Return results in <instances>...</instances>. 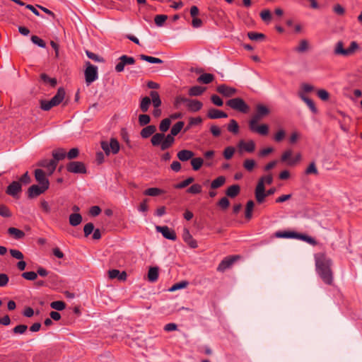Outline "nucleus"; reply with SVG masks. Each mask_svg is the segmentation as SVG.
Returning a JSON list of instances; mask_svg holds the SVG:
<instances>
[{
  "label": "nucleus",
  "instance_id": "obj_33",
  "mask_svg": "<svg viewBox=\"0 0 362 362\" xmlns=\"http://www.w3.org/2000/svg\"><path fill=\"white\" fill-rule=\"evenodd\" d=\"M150 96L151 98V103L154 107H159L161 105V100L160 98L159 93L157 91L151 90L150 92Z\"/></svg>",
  "mask_w": 362,
  "mask_h": 362
},
{
  "label": "nucleus",
  "instance_id": "obj_12",
  "mask_svg": "<svg viewBox=\"0 0 362 362\" xmlns=\"http://www.w3.org/2000/svg\"><path fill=\"white\" fill-rule=\"evenodd\" d=\"M156 230L157 232L160 233L164 238L168 240H175L177 238L176 234L175 231L170 228H169L168 226H156Z\"/></svg>",
  "mask_w": 362,
  "mask_h": 362
},
{
  "label": "nucleus",
  "instance_id": "obj_63",
  "mask_svg": "<svg viewBox=\"0 0 362 362\" xmlns=\"http://www.w3.org/2000/svg\"><path fill=\"white\" fill-rule=\"evenodd\" d=\"M22 276L30 281L35 280L37 277V274L35 272H26L22 274Z\"/></svg>",
  "mask_w": 362,
  "mask_h": 362
},
{
  "label": "nucleus",
  "instance_id": "obj_47",
  "mask_svg": "<svg viewBox=\"0 0 362 362\" xmlns=\"http://www.w3.org/2000/svg\"><path fill=\"white\" fill-rule=\"evenodd\" d=\"M57 106L55 103H52V100H41L40 101V107L42 110L45 111L49 110L52 107Z\"/></svg>",
  "mask_w": 362,
  "mask_h": 362
},
{
  "label": "nucleus",
  "instance_id": "obj_6",
  "mask_svg": "<svg viewBox=\"0 0 362 362\" xmlns=\"http://www.w3.org/2000/svg\"><path fill=\"white\" fill-rule=\"evenodd\" d=\"M100 145L101 148L107 156L110 155V153L116 154L119 151V144L115 138L110 139V143L106 141H102Z\"/></svg>",
  "mask_w": 362,
  "mask_h": 362
},
{
  "label": "nucleus",
  "instance_id": "obj_29",
  "mask_svg": "<svg viewBox=\"0 0 362 362\" xmlns=\"http://www.w3.org/2000/svg\"><path fill=\"white\" fill-rule=\"evenodd\" d=\"M65 96V90L63 88H59L57 90V94L51 99L52 103H55L56 105H59L64 100Z\"/></svg>",
  "mask_w": 362,
  "mask_h": 362
},
{
  "label": "nucleus",
  "instance_id": "obj_28",
  "mask_svg": "<svg viewBox=\"0 0 362 362\" xmlns=\"http://www.w3.org/2000/svg\"><path fill=\"white\" fill-rule=\"evenodd\" d=\"M240 187L238 185H233L228 187L226 191V194L230 197L234 198L240 193Z\"/></svg>",
  "mask_w": 362,
  "mask_h": 362
},
{
  "label": "nucleus",
  "instance_id": "obj_14",
  "mask_svg": "<svg viewBox=\"0 0 362 362\" xmlns=\"http://www.w3.org/2000/svg\"><path fill=\"white\" fill-rule=\"evenodd\" d=\"M216 90L224 97H232L237 93V89L226 84L218 86Z\"/></svg>",
  "mask_w": 362,
  "mask_h": 362
},
{
  "label": "nucleus",
  "instance_id": "obj_26",
  "mask_svg": "<svg viewBox=\"0 0 362 362\" xmlns=\"http://www.w3.org/2000/svg\"><path fill=\"white\" fill-rule=\"evenodd\" d=\"M238 146L240 148L244 149L249 153L253 152L255 149V144L253 141H249L247 142L241 141L239 142Z\"/></svg>",
  "mask_w": 362,
  "mask_h": 362
},
{
  "label": "nucleus",
  "instance_id": "obj_39",
  "mask_svg": "<svg viewBox=\"0 0 362 362\" xmlns=\"http://www.w3.org/2000/svg\"><path fill=\"white\" fill-rule=\"evenodd\" d=\"M151 103V98L149 97H144L141 99L140 103V109L143 112H146L148 110L149 106Z\"/></svg>",
  "mask_w": 362,
  "mask_h": 362
},
{
  "label": "nucleus",
  "instance_id": "obj_59",
  "mask_svg": "<svg viewBox=\"0 0 362 362\" xmlns=\"http://www.w3.org/2000/svg\"><path fill=\"white\" fill-rule=\"evenodd\" d=\"M291 155H292V151L291 149H288V150L285 151L281 156V160L282 162L286 163L287 165H288L289 160H292V158H291Z\"/></svg>",
  "mask_w": 362,
  "mask_h": 362
},
{
  "label": "nucleus",
  "instance_id": "obj_36",
  "mask_svg": "<svg viewBox=\"0 0 362 362\" xmlns=\"http://www.w3.org/2000/svg\"><path fill=\"white\" fill-rule=\"evenodd\" d=\"M214 79V76L211 74H203L198 78L197 81L204 84H209Z\"/></svg>",
  "mask_w": 362,
  "mask_h": 362
},
{
  "label": "nucleus",
  "instance_id": "obj_10",
  "mask_svg": "<svg viewBox=\"0 0 362 362\" xmlns=\"http://www.w3.org/2000/svg\"><path fill=\"white\" fill-rule=\"evenodd\" d=\"M240 257L238 255L226 257L218 264L217 271L221 272H225L227 269L230 268L233 264Z\"/></svg>",
  "mask_w": 362,
  "mask_h": 362
},
{
  "label": "nucleus",
  "instance_id": "obj_5",
  "mask_svg": "<svg viewBox=\"0 0 362 362\" xmlns=\"http://www.w3.org/2000/svg\"><path fill=\"white\" fill-rule=\"evenodd\" d=\"M86 68L85 69L86 83L88 86L98 79V67L90 64V62L86 63Z\"/></svg>",
  "mask_w": 362,
  "mask_h": 362
},
{
  "label": "nucleus",
  "instance_id": "obj_31",
  "mask_svg": "<svg viewBox=\"0 0 362 362\" xmlns=\"http://www.w3.org/2000/svg\"><path fill=\"white\" fill-rule=\"evenodd\" d=\"M206 88L205 87L194 86L189 89L188 93L190 96H199L206 90Z\"/></svg>",
  "mask_w": 362,
  "mask_h": 362
},
{
  "label": "nucleus",
  "instance_id": "obj_16",
  "mask_svg": "<svg viewBox=\"0 0 362 362\" xmlns=\"http://www.w3.org/2000/svg\"><path fill=\"white\" fill-rule=\"evenodd\" d=\"M37 165L40 167L45 168L47 170L49 175H52L54 173V171L55 170L57 165V160H54L53 159L52 160H47V159L41 160L37 163Z\"/></svg>",
  "mask_w": 362,
  "mask_h": 362
},
{
  "label": "nucleus",
  "instance_id": "obj_23",
  "mask_svg": "<svg viewBox=\"0 0 362 362\" xmlns=\"http://www.w3.org/2000/svg\"><path fill=\"white\" fill-rule=\"evenodd\" d=\"M207 117L210 119H215L219 118H226L228 117V115L218 109L211 108L208 110Z\"/></svg>",
  "mask_w": 362,
  "mask_h": 362
},
{
  "label": "nucleus",
  "instance_id": "obj_41",
  "mask_svg": "<svg viewBox=\"0 0 362 362\" xmlns=\"http://www.w3.org/2000/svg\"><path fill=\"white\" fill-rule=\"evenodd\" d=\"M170 124H171L170 119L165 118L160 122V125H159V130L163 134H164V132H166L169 129Z\"/></svg>",
  "mask_w": 362,
  "mask_h": 362
},
{
  "label": "nucleus",
  "instance_id": "obj_53",
  "mask_svg": "<svg viewBox=\"0 0 362 362\" xmlns=\"http://www.w3.org/2000/svg\"><path fill=\"white\" fill-rule=\"evenodd\" d=\"M202 190V187L200 185L194 184L190 187H189L187 189V192L190 194H197L201 193Z\"/></svg>",
  "mask_w": 362,
  "mask_h": 362
},
{
  "label": "nucleus",
  "instance_id": "obj_48",
  "mask_svg": "<svg viewBox=\"0 0 362 362\" xmlns=\"http://www.w3.org/2000/svg\"><path fill=\"white\" fill-rule=\"evenodd\" d=\"M235 151V149L234 147L228 146L224 149V151L223 152V157L226 160H230L233 157Z\"/></svg>",
  "mask_w": 362,
  "mask_h": 362
},
{
  "label": "nucleus",
  "instance_id": "obj_22",
  "mask_svg": "<svg viewBox=\"0 0 362 362\" xmlns=\"http://www.w3.org/2000/svg\"><path fill=\"white\" fill-rule=\"evenodd\" d=\"M194 156V153L190 150L183 149L177 152V158L182 162L191 160Z\"/></svg>",
  "mask_w": 362,
  "mask_h": 362
},
{
  "label": "nucleus",
  "instance_id": "obj_18",
  "mask_svg": "<svg viewBox=\"0 0 362 362\" xmlns=\"http://www.w3.org/2000/svg\"><path fill=\"white\" fill-rule=\"evenodd\" d=\"M21 184L20 182H12L6 189V193L12 197H16L20 192H21Z\"/></svg>",
  "mask_w": 362,
  "mask_h": 362
},
{
  "label": "nucleus",
  "instance_id": "obj_25",
  "mask_svg": "<svg viewBox=\"0 0 362 362\" xmlns=\"http://www.w3.org/2000/svg\"><path fill=\"white\" fill-rule=\"evenodd\" d=\"M156 131V127L154 125H148L144 129L140 132L141 136L144 139H147L151 135L156 134L155 132Z\"/></svg>",
  "mask_w": 362,
  "mask_h": 362
},
{
  "label": "nucleus",
  "instance_id": "obj_4",
  "mask_svg": "<svg viewBox=\"0 0 362 362\" xmlns=\"http://www.w3.org/2000/svg\"><path fill=\"white\" fill-rule=\"evenodd\" d=\"M269 114V110L267 106L262 104H257L255 108V113L252 116L249 123L252 124H257L259 121H260Z\"/></svg>",
  "mask_w": 362,
  "mask_h": 362
},
{
  "label": "nucleus",
  "instance_id": "obj_17",
  "mask_svg": "<svg viewBox=\"0 0 362 362\" xmlns=\"http://www.w3.org/2000/svg\"><path fill=\"white\" fill-rule=\"evenodd\" d=\"M250 131L258 133L260 135L265 136L269 133V127L267 124H262L257 125V124L248 123Z\"/></svg>",
  "mask_w": 362,
  "mask_h": 362
},
{
  "label": "nucleus",
  "instance_id": "obj_15",
  "mask_svg": "<svg viewBox=\"0 0 362 362\" xmlns=\"http://www.w3.org/2000/svg\"><path fill=\"white\" fill-rule=\"evenodd\" d=\"M267 196L265 192V188L262 181H259L255 188V198L259 204L264 202V198Z\"/></svg>",
  "mask_w": 362,
  "mask_h": 362
},
{
  "label": "nucleus",
  "instance_id": "obj_9",
  "mask_svg": "<svg viewBox=\"0 0 362 362\" xmlns=\"http://www.w3.org/2000/svg\"><path fill=\"white\" fill-rule=\"evenodd\" d=\"M66 170L72 173H86L85 165L80 161H71L66 165Z\"/></svg>",
  "mask_w": 362,
  "mask_h": 362
},
{
  "label": "nucleus",
  "instance_id": "obj_55",
  "mask_svg": "<svg viewBox=\"0 0 362 362\" xmlns=\"http://www.w3.org/2000/svg\"><path fill=\"white\" fill-rule=\"evenodd\" d=\"M167 19L168 16L166 15H157L155 16L154 21L157 26L161 27Z\"/></svg>",
  "mask_w": 362,
  "mask_h": 362
},
{
  "label": "nucleus",
  "instance_id": "obj_11",
  "mask_svg": "<svg viewBox=\"0 0 362 362\" xmlns=\"http://www.w3.org/2000/svg\"><path fill=\"white\" fill-rule=\"evenodd\" d=\"M181 100H182L183 103L186 104L188 110L192 112L199 111L203 107V103L197 100L189 98H184Z\"/></svg>",
  "mask_w": 362,
  "mask_h": 362
},
{
  "label": "nucleus",
  "instance_id": "obj_51",
  "mask_svg": "<svg viewBox=\"0 0 362 362\" xmlns=\"http://www.w3.org/2000/svg\"><path fill=\"white\" fill-rule=\"evenodd\" d=\"M260 17L266 23H269L272 20V13L269 10L265 9L261 11Z\"/></svg>",
  "mask_w": 362,
  "mask_h": 362
},
{
  "label": "nucleus",
  "instance_id": "obj_3",
  "mask_svg": "<svg viewBox=\"0 0 362 362\" xmlns=\"http://www.w3.org/2000/svg\"><path fill=\"white\" fill-rule=\"evenodd\" d=\"M226 105L231 109L242 113H247L250 110L249 105L240 98L230 99L226 102Z\"/></svg>",
  "mask_w": 362,
  "mask_h": 362
},
{
  "label": "nucleus",
  "instance_id": "obj_46",
  "mask_svg": "<svg viewBox=\"0 0 362 362\" xmlns=\"http://www.w3.org/2000/svg\"><path fill=\"white\" fill-rule=\"evenodd\" d=\"M308 49V42L306 40H302L300 41L298 47L295 48V50L299 53L304 52Z\"/></svg>",
  "mask_w": 362,
  "mask_h": 362
},
{
  "label": "nucleus",
  "instance_id": "obj_56",
  "mask_svg": "<svg viewBox=\"0 0 362 362\" xmlns=\"http://www.w3.org/2000/svg\"><path fill=\"white\" fill-rule=\"evenodd\" d=\"M194 180L192 177H189L187 178L186 180H183L182 182L177 184L175 187L177 189L185 188L187 186H188L189 185H190L191 183H192L194 182Z\"/></svg>",
  "mask_w": 362,
  "mask_h": 362
},
{
  "label": "nucleus",
  "instance_id": "obj_30",
  "mask_svg": "<svg viewBox=\"0 0 362 362\" xmlns=\"http://www.w3.org/2000/svg\"><path fill=\"white\" fill-rule=\"evenodd\" d=\"M226 182V177L223 175L218 176L214 180L210 185L211 189H216L223 186Z\"/></svg>",
  "mask_w": 362,
  "mask_h": 362
},
{
  "label": "nucleus",
  "instance_id": "obj_52",
  "mask_svg": "<svg viewBox=\"0 0 362 362\" xmlns=\"http://www.w3.org/2000/svg\"><path fill=\"white\" fill-rule=\"evenodd\" d=\"M255 165V161L252 159H246L243 163L244 168L250 172L253 170Z\"/></svg>",
  "mask_w": 362,
  "mask_h": 362
},
{
  "label": "nucleus",
  "instance_id": "obj_27",
  "mask_svg": "<svg viewBox=\"0 0 362 362\" xmlns=\"http://www.w3.org/2000/svg\"><path fill=\"white\" fill-rule=\"evenodd\" d=\"M298 96L303 101H304L306 103V105L309 107V108L313 113L317 112V108L315 105V103L311 99L306 97L305 95H304L302 92H298Z\"/></svg>",
  "mask_w": 362,
  "mask_h": 362
},
{
  "label": "nucleus",
  "instance_id": "obj_44",
  "mask_svg": "<svg viewBox=\"0 0 362 362\" xmlns=\"http://www.w3.org/2000/svg\"><path fill=\"white\" fill-rule=\"evenodd\" d=\"M50 307L58 311L63 310L66 308V303L62 300L53 301L50 303Z\"/></svg>",
  "mask_w": 362,
  "mask_h": 362
},
{
  "label": "nucleus",
  "instance_id": "obj_43",
  "mask_svg": "<svg viewBox=\"0 0 362 362\" xmlns=\"http://www.w3.org/2000/svg\"><path fill=\"white\" fill-rule=\"evenodd\" d=\"M254 206L255 203L253 201L250 200L247 202L245 209V218L247 219H250L252 218Z\"/></svg>",
  "mask_w": 362,
  "mask_h": 362
},
{
  "label": "nucleus",
  "instance_id": "obj_19",
  "mask_svg": "<svg viewBox=\"0 0 362 362\" xmlns=\"http://www.w3.org/2000/svg\"><path fill=\"white\" fill-rule=\"evenodd\" d=\"M47 189L42 188L41 185H33L28 188V194L30 198L36 197L44 193Z\"/></svg>",
  "mask_w": 362,
  "mask_h": 362
},
{
  "label": "nucleus",
  "instance_id": "obj_7",
  "mask_svg": "<svg viewBox=\"0 0 362 362\" xmlns=\"http://www.w3.org/2000/svg\"><path fill=\"white\" fill-rule=\"evenodd\" d=\"M119 62L115 66V71L119 73L124 70L126 65H132L135 63L134 58L127 55H122L119 58Z\"/></svg>",
  "mask_w": 362,
  "mask_h": 362
},
{
  "label": "nucleus",
  "instance_id": "obj_20",
  "mask_svg": "<svg viewBox=\"0 0 362 362\" xmlns=\"http://www.w3.org/2000/svg\"><path fill=\"white\" fill-rule=\"evenodd\" d=\"M182 238L184 241L192 248L197 247V241L192 238V235L189 233V230L187 228L183 229Z\"/></svg>",
  "mask_w": 362,
  "mask_h": 362
},
{
  "label": "nucleus",
  "instance_id": "obj_1",
  "mask_svg": "<svg viewBox=\"0 0 362 362\" xmlns=\"http://www.w3.org/2000/svg\"><path fill=\"white\" fill-rule=\"evenodd\" d=\"M184 125V122H177L172 127L170 133L166 136L163 133H156L151 139L152 145L153 146H160L162 151L169 148L175 142L174 136L180 132Z\"/></svg>",
  "mask_w": 362,
  "mask_h": 362
},
{
  "label": "nucleus",
  "instance_id": "obj_13",
  "mask_svg": "<svg viewBox=\"0 0 362 362\" xmlns=\"http://www.w3.org/2000/svg\"><path fill=\"white\" fill-rule=\"evenodd\" d=\"M35 177L40 185L42 186V188L48 189L49 182L48 179L46 177L45 172L41 169H36L35 170Z\"/></svg>",
  "mask_w": 362,
  "mask_h": 362
},
{
  "label": "nucleus",
  "instance_id": "obj_61",
  "mask_svg": "<svg viewBox=\"0 0 362 362\" xmlns=\"http://www.w3.org/2000/svg\"><path fill=\"white\" fill-rule=\"evenodd\" d=\"M305 173L307 175H309V174L317 175L318 170L317 169L315 163L314 162L310 163V165H308V167L307 168V169L305 170Z\"/></svg>",
  "mask_w": 362,
  "mask_h": 362
},
{
  "label": "nucleus",
  "instance_id": "obj_49",
  "mask_svg": "<svg viewBox=\"0 0 362 362\" xmlns=\"http://www.w3.org/2000/svg\"><path fill=\"white\" fill-rule=\"evenodd\" d=\"M28 329V326L25 325H18L13 327L12 332L15 334H23Z\"/></svg>",
  "mask_w": 362,
  "mask_h": 362
},
{
  "label": "nucleus",
  "instance_id": "obj_2",
  "mask_svg": "<svg viewBox=\"0 0 362 362\" xmlns=\"http://www.w3.org/2000/svg\"><path fill=\"white\" fill-rule=\"evenodd\" d=\"M316 271L322 280L328 285L333 282V274L331 269L332 262L325 253L315 255Z\"/></svg>",
  "mask_w": 362,
  "mask_h": 362
},
{
  "label": "nucleus",
  "instance_id": "obj_24",
  "mask_svg": "<svg viewBox=\"0 0 362 362\" xmlns=\"http://www.w3.org/2000/svg\"><path fill=\"white\" fill-rule=\"evenodd\" d=\"M8 233L16 240L23 239L25 234V233L16 228L11 227L8 229Z\"/></svg>",
  "mask_w": 362,
  "mask_h": 362
},
{
  "label": "nucleus",
  "instance_id": "obj_42",
  "mask_svg": "<svg viewBox=\"0 0 362 362\" xmlns=\"http://www.w3.org/2000/svg\"><path fill=\"white\" fill-rule=\"evenodd\" d=\"M163 193V191L160 189L159 188L156 187H151L146 189L144 192V194L146 196H151V197H156Z\"/></svg>",
  "mask_w": 362,
  "mask_h": 362
},
{
  "label": "nucleus",
  "instance_id": "obj_45",
  "mask_svg": "<svg viewBox=\"0 0 362 362\" xmlns=\"http://www.w3.org/2000/svg\"><path fill=\"white\" fill-rule=\"evenodd\" d=\"M228 130L233 134H238L239 132V126L235 119H231L228 125Z\"/></svg>",
  "mask_w": 362,
  "mask_h": 362
},
{
  "label": "nucleus",
  "instance_id": "obj_38",
  "mask_svg": "<svg viewBox=\"0 0 362 362\" xmlns=\"http://www.w3.org/2000/svg\"><path fill=\"white\" fill-rule=\"evenodd\" d=\"M139 58L141 60L148 62L151 64H162L163 62V61L159 58H156L154 57L148 56V55H145V54H140Z\"/></svg>",
  "mask_w": 362,
  "mask_h": 362
},
{
  "label": "nucleus",
  "instance_id": "obj_62",
  "mask_svg": "<svg viewBox=\"0 0 362 362\" xmlns=\"http://www.w3.org/2000/svg\"><path fill=\"white\" fill-rule=\"evenodd\" d=\"M150 121H151V118H150L149 115H148L143 114V115H140L139 116V122L141 126H144V125L148 124L150 122Z\"/></svg>",
  "mask_w": 362,
  "mask_h": 362
},
{
  "label": "nucleus",
  "instance_id": "obj_35",
  "mask_svg": "<svg viewBox=\"0 0 362 362\" xmlns=\"http://www.w3.org/2000/svg\"><path fill=\"white\" fill-rule=\"evenodd\" d=\"M298 233L290 231H278L275 236L281 238H297Z\"/></svg>",
  "mask_w": 362,
  "mask_h": 362
},
{
  "label": "nucleus",
  "instance_id": "obj_40",
  "mask_svg": "<svg viewBox=\"0 0 362 362\" xmlns=\"http://www.w3.org/2000/svg\"><path fill=\"white\" fill-rule=\"evenodd\" d=\"M203 164H204V160L200 157H198V158L193 157L191 159V165H192V169L195 171L199 170Z\"/></svg>",
  "mask_w": 362,
  "mask_h": 362
},
{
  "label": "nucleus",
  "instance_id": "obj_64",
  "mask_svg": "<svg viewBox=\"0 0 362 362\" xmlns=\"http://www.w3.org/2000/svg\"><path fill=\"white\" fill-rule=\"evenodd\" d=\"M218 206L221 209H222L223 210H226L230 206V202H229V200L228 199L227 197H223L218 202Z\"/></svg>",
  "mask_w": 362,
  "mask_h": 362
},
{
  "label": "nucleus",
  "instance_id": "obj_34",
  "mask_svg": "<svg viewBox=\"0 0 362 362\" xmlns=\"http://www.w3.org/2000/svg\"><path fill=\"white\" fill-rule=\"evenodd\" d=\"M53 160L58 161L63 160L66 156V152L64 148H58L52 152Z\"/></svg>",
  "mask_w": 362,
  "mask_h": 362
},
{
  "label": "nucleus",
  "instance_id": "obj_54",
  "mask_svg": "<svg viewBox=\"0 0 362 362\" xmlns=\"http://www.w3.org/2000/svg\"><path fill=\"white\" fill-rule=\"evenodd\" d=\"M247 37L251 40L257 41L264 39L265 36L262 33L250 32L247 33Z\"/></svg>",
  "mask_w": 362,
  "mask_h": 362
},
{
  "label": "nucleus",
  "instance_id": "obj_58",
  "mask_svg": "<svg viewBox=\"0 0 362 362\" xmlns=\"http://www.w3.org/2000/svg\"><path fill=\"white\" fill-rule=\"evenodd\" d=\"M297 238L298 239H300V240H303L311 245H316V241L314 238H313L312 237L310 236H308V235H303V234H300V233H298V235H297Z\"/></svg>",
  "mask_w": 362,
  "mask_h": 362
},
{
  "label": "nucleus",
  "instance_id": "obj_57",
  "mask_svg": "<svg viewBox=\"0 0 362 362\" xmlns=\"http://www.w3.org/2000/svg\"><path fill=\"white\" fill-rule=\"evenodd\" d=\"M334 52L336 54L346 55L347 52H346V49H344L342 42L339 41L337 43Z\"/></svg>",
  "mask_w": 362,
  "mask_h": 362
},
{
  "label": "nucleus",
  "instance_id": "obj_32",
  "mask_svg": "<svg viewBox=\"0 0 362 362\" xmlns=\"http://www.w3.org/2000/svg\"><path fill=\"white\" fill-rule=\"evenodd\" d=\"M69 223L72 226H78L82 221V216L80 214L74 213L69 216Z\"/></svg>",
  "mask_w": 362,
  "mask_h": 362
},
{
  "label": "nucleus",
  "instance_id": "obj_8",
  "mask_svg": "<svg viewBox=\"0 0 362 362\" xmlns=\"http://www.w3.org/2000/svg\"><path fill=\"white\" fill-rule=\"evenodd\" d=\"M119 62L115 66V71L119 73L124 70L126 65H132L135 63L134 58L127 55H122L119 58Z\"/></svg>",
  "mask_w": 362,
  "mask_h": 362
},
{
  "label": "nucleus",
  "instance_id": "obj_60",
  "mask_svg": "<svg viewBox=\"0 0 362 362\" xmlns=\"http://www.w3.org/2000/svg\"><path fill=\"white\" fill-rule=\"evenodd\" d=\"M31 41L33 43H34L35 45H37L40 47L45 48L46 47V44L44 42V40H42V39H40L39 37H37L36 35H33L31 37Z\"/></svg>",
  "mask_w": 362,
  "mask_h": 362
},
{
  "label": "nucleus",
  "instance_id": "obj_37",
  "mask_svg": "<svg viewBox=\"0 0 362 362\" xmlns=\"http://www.w3.org/2000/svg\"><path fill=\"white\" fill-rule=\"evenodd\" d=\"M158 278V267H151L148 272V279L149 281L154 282Z\"/></svg>",
  "mask_w": 362,
  "mask_h": 362
},
{
  "label": "nucleus",
  "instance_id": "obj_21",
  "mask_svg": "<svg viewBox=\"0 0 362 362\" xmlns=\"http://www.w3.org/2000/svg\"><path fill=\"white\" fill-rule=\"evenodd\" d=\"M108 276L110 279H117L121 281H124L127 279V274L126 272H120L118 269H111L108 271Z\"/></svg>",
  "mask_w": 362,
  "mask_h": 362
},
{
  "label": "nucleus",
  "instance_id": "obj_50",
  "mask_svg": "<svg viewBox=\"0 0 362 362\" xmlns=\"http://www.w3.org/2000/svg\"><path fill=\"white\" fill-rule=\"evenodd\" d=\"M42 81L46 83H49L51 86L54 87L57 84V80L54 78H49L47 74H42L40 76Z\"/></svg>",
  "mask_w": 362,
  "mask_h": 362
}]
</instances>
